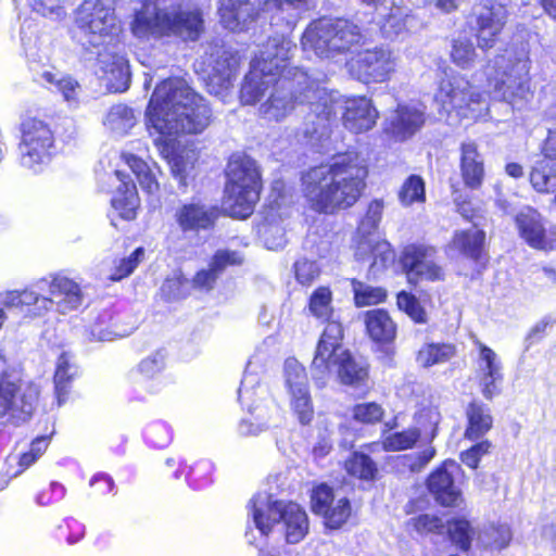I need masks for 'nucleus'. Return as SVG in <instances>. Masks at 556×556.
<instances>
[{
  "instance_id": "43",
  "label": "nucleus",
  "mask_w": 556,
  "mask_h": 556,
  "mask_svg": "<svg viewBox=\"0 0 556 556\" xmlns=\"http://www.w3.org/2000/svg\"><path fill=\"white\" fill-rule=\"evenodd\" d=\"M511 530L506 523H489L479 529L477 545L483 548L501 551L511 541Z\"/></svg>"
},
{
  "instance_id": "51",
  "label": "nucleus",
  "mask_w": 556,
  "mask_h": 556,
  "mask_svg": "<svg viewBox=\"0 0 556 556\" xmlns=\"http://www.w3.org/2000/svg\"><path fill=\"white\" fill-rule=\"evenodd\" d=\"M326 527L330 529L341 528L351 516V504L346 497H340L331 504L321 515Z\"/></svg>"
},
{
  "instance_id": "13",
  "label": "nucleus",
  "mask_w": 556,
  "mask_h": 556,
  "mask_svg": "<svg viewBox=\"0 0 556 556\" xmlns=\"http://www.w3.org/2000/svg\"><path fill=\"white\" fill-rule=\"evenodd\" d=\"M255 369L254 361L250 359L238 391L239 402L249 414V417L241 419L238 426V431L243 437L258 435L266 431L277 412L267 387L261 383Z\"/></svg>"
},
{
  "instance_id": "24",
  "label": "nucleus",
  "mask_w": 556,
  "mask_h": 556,
  "mask_svg": "<svg viewBox=\"0 0 556 556\" xmlns=\"http://www.w3.org/2000/svg\"><path fill=\"white\" fill-rule=\"evenodd\" d=\"M440 414L435 408L426 407L420 409L415 416L416 426L403 431L384 433L382 437V446L384 451L399 452L412 448L421 434H429L431 439L435 437Z\"/></svg>"
},
{
  "instance_id": "40",
  "label": "nucleus",
  "mask_w": 556,
  "mask_h": 556,
  "mask_svg": "<svg viewBox=\"0 0 556 556\" xmlns=\"http://www.w3.org/2000/svg\"><path fill=\"white\" fill-rule=\"evenodd\" d=\"M485 233L483 230L478 229L476 225L467 230L456 231L452 240L451 247L460 252L466 257L479 260Z\"/></svg>"
},
{
  "instance_id": "57",
  "label": "nucleus",
  "mask_w": 556,
  "mask_h": 556,
  "mask_svg": "<svg viewBox=\"0 0 556 556\" xmlns=\"http://www.w3.org/2000/svg\"><path fill=\"white\" fill-rule=\"evenodd\" d=\"M166 355L163 351H155L144 357L137 367V370L147 379L156 377L165 368Z\"/></svg>"
},
{
  "instance_id": "42",
  "label": "nucleus",
  "mask_w": 556,
  "mask_h": 556,
  "mask_svg": "<svg viewBox=\"0 0 556 556\" xmlns=\"http://www.w3.org/2000/svg\"><path fill=\"white\" fill-rule=\"evenodd\" d=\"M137 121L138 117L131 108L118 103L109 110L103 124L116 136H125L137 124Z\"/></svg>"
},
{
  "instance_id": "8",
  "label": "nucleus",
  "mask_w": 556,
  "mask_h": 556,
  "mask_svg": "<svg viewBox=\"0 0 556 556\" xmlns=\"http://www.w3.org/2000/svg\"><path fill=\"white\" fill-rule=\"evenodd\" d=\"M248 507L255 529L262 536H268L275 527H279L288 544H298L308 533L307 513L294 502L279 501L271 494L258 492Z\"/></svg>"
},
{
  "instance_id": "32",
  "label": "nucleus",
  "mask_w": 556,
  "mask_h": 556,
  "mask_svg": "<svg viewBox=\"0 0 556 556\" xmlns=\"http://www.w3.org/2000/svg\"><path fill=\"white\" fill-rule=\"evenodd\" d=\"M161 155L167 161L172 175L184 189L188 186V177L195 163V153L191 150H178L176 142L167 137L160 136L154 140Z\"/></svg>"
},
{
  "instance_id": "31",
  "label": "nucleus",
  "mask_w": 556,
  "mask_h": 556,
  "mask_svg": "<svg viewBox=\"0 0 556 556\" xmlns=\"http://www.w3.org/2000/svg\"><path fill=\"white\" fill-rule=\"evenodd\" d=\"M508 17L506 5L491 2L482 8L477 18V40L481 49H490L503 30Z\"/></svg>"
},
{
  "instance_id": "5",
  "label": "nucleus",
  "mask_w": 556,
  "mask_h": 556,
  "mask_svg": "<svg viewBox=\"0 0 556 556\" xmlns=\"http://www.w3.org/2000/svg\"><path fill=\"white\" fill-rule=\"evenodd\" d=\"M129 29L140 40L174 36L194 41L203 31V18L197 9L160 8L156 0H142L132 9Z\"/></svg>"
},
{
  "instance_id": "4",
  "label": "nucleus",
  "mask_w": 556,
  "mask_h": 556,
  "mask_svg": "<svg viewBox=\"0 0 556 556\" xmlns=\"http://www.w3.org/2000/svg\"><path fill=\"white\" fill-rule=\"evenodd\" d=\"M206 100L184 79L163 80L154 89L146 111L150 132L162 137L203 132L212 122Z\"/></svg>"
},
{
  "instance_id": "54",
  "label": "nucleus",
  "mask_w": 556,
  "mask_h": 556,
  "mask_svg": "<svg viewBox=\"0 0 556 556\" xmlns=\"http://www.w3.org/2000/svg\"><path fill=\"white\" fill-rule=\"evenodd\" d=\"M397 306L415 323L424 324L427 321L425 309L413 294L405 291L400 292L397 294Z\"/></svg>"
},
{
  "instance_id": "34",
  "label": "nucleus",
  "mask_w": 556,
  "mask_h": 556,
  "mask_svg": "<svg viewBox=\"0 0 556 556\" xmlns=\"http://www.w3.org/2000/svg\"><path fill=\"white\" fill-rule=\"evenodd\" d=\"M114 178L118 182L116 191L111 199L112 206L124 219L130 220L136 217L139 207V197L134 181L122 170H115Z\"/></svg>"
},
{
  "instance_id": "21",
  "label": "nucleus",
  "mask_w": 556,
  "mask_h": 556,
  "mask_svg": "<svg viewBox=\"0 0 556 556\" xmlns=\"http://www.w3.org/2000/svg\"><path fill=\"white\" fill-rule=\"evenodd\" d=\"M285 384L290 405L302 425H308L314 417V407L305 368L295 359L285 362Z\"/></svg>"
},
{
  "instance_id": "64",
  "label": "nucleus",
  "mask_w": 556,
  "mask_h": 556,
  "mask_svg": "<svg viewBox=\"0 0 556 556\" xmlns=\"http://www.w3.org/2000/svg\"><path fill=\"white\" fill-rule=\"evenodd\" d=\"M490 447L491 444L489 441H481L463 452L460 454V459L466 466L475 469L478 467L481 457L489 453Z\"/></svg>"
},
{
  "instance_id": "58",
  "label": "nucleus",
  "mask_w": 556,
  "mask_h": 556,
  "mask_svg": "<svg viewBox=\"0 0 556 556\" xmlns=\"http://www.w3.org/2000/svg\"><path fill=\"white\" fill-rule=\"evenodd\" d=\"M353 418L363 424H376L383 416V408L376 402L361 403L353 407Z\"/></svg>"
},
{
  "instance_id": "45",
  "label": "nucleus",
  "mask_w": 556,
  "mask_h": 556,
  "mask_svg": "<svg viewBox=\"0 0 556 556\" xmlns=\"http://www.w3.org/2000/svg\"><path fill=\"white\" fill-rule=\"evenodd\" d=\"M456 355V348L451 343H426L416 356V362L424 368L443 364Z\"/></svg>"
},
{
  "instance_id": "37",
  "label": "nucleus",
  "mask_w": 556,
  "mask_h": 556,
  "mask_svg": "<svg viewBox=\"0 0 556 556\" xmlns=\"http://www.w3.org/2000/svg\"><path fill=\"white\" fill-rule=\"evenodd\" d=\"M77 374L78 370L72 362V356L67 353H62L56 361L54 372V393L58 406L66 402L72 388V381Z\"/></svg>"
},
{
  "instance_id": "61",
  "label": "nucleus",
  "mask_w": 556,
  "mask_h": 556,
  "mask_svg": "<svg viewBox=\"0 0 556 556\" xmlns=\"http://www.w3.org/2000/svg\"><path fill=\"white\" fill-rule=\"evenodd\" d=\"M414 529L420 534L440 533L444 528L441 518L432 514L419 515L412 519Z\"/></svg>"
},
{
  "instance_id": "63",
  "label": "nucleus",
  "mask_w": 556,
  "mask_h": 556,
  "mask_svg": "<svg viewBox=\"0 0 556 556\" xmlns=\"http://www.w3.org/2000/svg\"><path fill=\"white\" fill-rule=\"evenodd\" d=\"M36 458L29 451L21 454L20 456H9L7 459L8 464V476L15 478L23 473L27 468L37 462Z\"/></svg>"
},
{
  "instance_id": "19",
  "label": "nucleus",
  "mask_w": 556,
  "mask_h": 556,
  "mask_svg": "<svg viewBox=\"0 0 556 556\" xmlns=\"http://www.w3.org/2000/svg\"><path fill=\"white\" fill-rule=\"evenodd\" d=\"M22 141L20 143L21 165L37 170L47 163L52 154L53 134L49 125L41 119L29 117L21 126Z\"/></svg>"
},
{
  "instance_id": "29",
  "label": "nucleus",
  "mask_w": 556,
  "mask_h": 556,
  "mask_svg": "<svg viewBox=\"0 0 556 556\" xmlns=\"http://www.w3.org/2000/svg\"><path fill=\"white\" fill-rule=\"evenodd\" d=\"M478 356L476 358L477 374L481 392L488 400H492L501 392L503 382V366L498 355L480 341H476Z\"/></svg>"
},
{
  "instance_id": "44",
  "label": "nucleus",
  "mask_w": 556,
  "mask_h": 556,
  "mask_svg": "<svg viewBox=\"0 0 556 556\" xmlns=\"http://www.w3.org/2000/svg\"><path fill=\"white\" fill-rule=\"evenodd\" d=\"M446 528L452 544L462 552H468L472 542H477L479 530L465 518L457 517L450 519Z\"/></svg>"
},
{
  "instance_id": "22",
  "label": "nucleus",
  "mask_w": 556,
  "mask_h": 556,
  "mask_svg": "<svg viewBox=\"0 0 556 556\" xmlns=\"http://www.w3.org/2000/svg\"><path fill=\"white\" fill-rule=\"evenodd\" d=\"M519 236L533 249L556 250V226L549 225L533 207L527 206L515 216Z\"/></svg>"
},
{
  "instance_id": "2",
  "label": "nucleus",
  "mask_w": 556,
  "mask_h": 556,
  "mask_svg": "<svg viewBox=\"0 0 556 556\" xmlns=\"http://www.w3.org/2000/svg\"><path fill=\"white\" fill-rule=\"evenodd\" d=\"M75 25L81 34L83 46L100 48L96 73L106 88L123 92L130 84L127 59L117 51L114 42L122 33L113 0H85L76 9Z\"/></svg>"
},
{
  "instance_id": "36",
  "label": "nucleus",
  "mask_w": 556,
  "mask_h": 556,
  "mask_svg": "<svg viewBox=\"0 0 556 556\" xmlns=\"http://www.w3.org/2000/svg\"><path fill=\"white\" fill-rule=\"evenodd\" d=\"M366 329L369 337L376 342H391L396 336V326L388 312L376 308L365 315Z\"/></svg>"
},
{
  "instance_id": "62",
  "label": "nucleus",
  "mask_w": 556,
  "mask_h": 556,
  "mask_svg": "<svg viewBox=\"0 0 556 556\" xmlns=\"http://www.w3.org/2000/svg\"><path fill=\"white\" fill-rule=\"evenodd\" d=\"M31 7L34 11L42 16H48L54 20H62L66 16V11L62 5L61 0H36Z\"/></svg>"
},
{
  "instance_id": "17",
  "label": "nucleus",
  "mask_w": 556,
  "mask_h": 556,
  "mask_svg": "<svg viewBox=\"0 0 556 556\" xmlns=\"http://www.w3.org/2000/svg\"><path fill=\"white\" fill-rule=\"evenodd\" d=\"M239 63L238 53L214 46L210 48V52H205L198 67L205 75L208 91L225 98L233 85Z\"/></svg>"
},
{
  "instance_id": "52",
  "label": "nucleus",
  "mask_w": 556,
  "mask_h": 556,
  "mask_svg": "<svg viewBox=\"0 0 556 556\" xmlns=\"http://www.w3.org/2000/svg\"><path fill=\"white\" fill-rule=\"evenodd\" d=\"M476 49L467 38L454 40L451 51L452 61L462 68H469L476 60Z\"/></svg>"
},
{
  "instance_id": "48",
  "label": "nucleus",
  "mask_w": 556,
  "mask_h": 556,
  "mask_svg": "<svg viewBox=\"0 0 556 556\" xmlns=\"http://www.w3.org/2000/svg\"><path fill=\"white\" fill-rule=\"evenodd\" d=\"M355 305L358 307L382 303L387 292L381 287H372L356 279L351 281Z\"/></svg>"
},
{
  "instance_id": "23",
  "label": "nucleus",
  "mask_w": 556,
  "mask_h": 556,
  "mask_svg": "<svg viewBox=\"0 0 556 556\" xmlns=\"http://www.w3.org/2000/svg\"><path fill=\"white\" fill-rule=\"evenodd\" d=\"M218 217V207L201 200L184 202L175 207L173 214L176 226L185 237L212 230Z\"/></svg>"
},
{
  "instance_id": "12",
  "label": "nucleus",
  "mask_w": 556,
  "mask_h": 556,
  "mask_svg": "<svg viewBox=\"0 0 556 556\" xmlns=\"http://www.w3.org/2000/svg\"><path fill=\"white\" fill-rule=\"evenodd\" d=\"M434 102L450 125L476 121L489 110L486 97L460 75L447 76L439 83Z\"/></svg>"
},
{
  "instance_id": "18",
  "label": "nucleus",
  "mask_w": 556,
  "mask_h": 556,
  "mask_svg": "<svg viewBox=\"0 0 556 556\" xmlns=\"http://www.w3.org/2000/svg\"><path fill=\"white\" fill-rule=\"evenodd\" d=\"M399 56L389 47L380 46L359 52L348 63L352 77L364 83H384L397 67Z\"/></svg>"
},
{
  "instance_id": "33",
  "label": "nucleus",
  "mask_w": 556,
  "mask_h": 556,
  "mask_svg": "<svg viewBox=\"0 0 556 556\" xmlns=\"http://www.w3.org/2000/svg\"><path fill=\"white\" fill-rule=\"evenodd\" d=\"M460 175L466 187L477 190L484 178V160L472 140L460 144Z\"/></svg>"
},
{
  "instance_id": "27",
  "label": "nucleus",
  "mask_w": 556,
  "mask_h": 556,
  "mask_svg": "<svg viewBox=\"0 0 556 556\" xmlns=\"http://www.w3.org/2000/svg\"><path fill=\"white\" fill-rule=\"evenodd\" d=\"M426 123V105L420 102L399 104L388 118L386 131L395 141H406L418 132Z\"/></svg>"
},
{
  "instance_id": "14",
  "label": "nucleus",
  "mask_w": 556,
  "mask_h": 556,
  "mask_svg": "<svg viewBox=\"0 0 556 556\" xmlns=\"http://www.w3.org/2000/svg\"><path fill=\"white\" fill-rule=\"evenodd\" d=\"M37 401L36 386L12 374L0 376V439L4 438L7 427H18L29 420Z\"/></svg>"
},
{
  "instance_id": "46",
  "label": "nucleus",
  "mask_w": 556,
  "mask_h": 556,
  "mask_svg": "<svg viewBox=\"0 0 556 556\" xmlns=\"http://www.w3.org/2000/svg\"><path fill=\"white\" fill-rule=\"evenodd\" d=\"M308 312L313 317L327 323L326 327L330 323H337L332 320V292L328 287H318L312 292L308 300Z\"/></svg>"
},
{
  "instance_id": "60",
  "label": "nucleus",
  "mask_w": 556,
  "mask_h": 556,
  "mask_svg": "<svg viewBox=\"0 0 556 556\" xmlns=\"http://www.w3.org/2000/svg\"><path fill=\"white\" fill-rule=\"evenodd\" d=\"M336 501L332 489L327 484L317 485L312 493V508L317 515H323Z\"/></svg>"
},
{
  "instance_id": "9",
  "label": "nucleus",
  "mask_w": 556,
  "mask_h": 556,
  "mask_svg": "<svg viewBox=\"0 0 556 556\" xmlns=\"http://www.w3.org/2000/svg\"><path fill=\"white\" fill-rule=\"evenodd\" d=\"M295 49L296 46L285 36L268 38L251 61L250 72L244 77L240 90V100L243 104H255L268 94Z\"/></svg>"
},
{
  "instance_id": "49",
  "label": "nucleus",
  "mask_w": 556,
  "mask_h": 556,
  "mask_svg": "<svg viewBox=\"0 0 556 556\" xmlns=\"http://www.w3.org/2000/svg\"><path fill=\"white\" fill-rule=\"evenodd\" d=\"M399 201L403 206L421 204L426 201L425 182L418 175H410L399 191Z\"/></svg>"
},
{
  "instance_id": "56",
  "label": "nucleus",
  "mask_w": 556,
  "mask_h": 556,
  "mask_svg": "<svg viewBox=\"0 0 556 556\" xmlns=\"http://www.w3.org/2000/svg\"><path fill=\"white\" fill-rule=\"evenodd\" d=\"M172 429L162 421L151 424L146 429L147 441L156 448H164L172 442Z\"/></svg>"
},
{
  "instance_id": "26",
  "label": "nucleus",
  "mask_w": 556,
  "mask_h": 556,
  "mask_svg": "<svg viewBox=\"0 0 556 556\" xmlns=\"http://www.w3.org/2000/svg\"><path fill=\"white\" fill-rule=\"evenodd\" d=\"M328 94L331 97L332 102L334 103L336 114L332 115L327 127V134L324 137L329 135V127L336 119L338 112L342 109V122L344 127L350 131L355 134L365 132L375 126L378 118V111L371 104L369 99L365 97L348 99L344 102V106H342L338 101L334 100L332 94Z\"/></svg>"
},
{
  "instance_id": "15",
  "label": "nucleus",
  "mask_w": 556,
  "mask_h": 556,
  "mask_svg": "<svg viewBox=\"0 0 556 556\" xmlns=\"http://www.w3.org/2000/svg\"><path fill=\"white\" fill-rule=\"evenodd\" d=\"M21 305H38L39 309H55L67 314L83 305L84 296L79 286L64 276L38 280L31 288L20 291Z\"/></svg>"
},
{
  "instance_id": "41",
  "label": "nucleus",
  "mask_w": 556,
  "mask_h": 556,
  "mask_svg": "<svg viewBox=\"0 0 556 556\" xmlns=\"http://www.w3.org/2000/svg\"><path fill=\"white\" fill-rule=\"evenodd\" d=\"M125 163L136 176L141 189L149 194H154L159 191L160 184L156 179L155 170H159L156 164L153 168L141 157L130 153H123L122 155Z\"/></svg>"
},
{
  "instance_id": "38",
  "label": "nucleus",
  "mask_w": 556,
  "mask_h": 556,
  "mask_svg": "<svg viewBox=\"0 0 556 556\" xmlns=\"http://www.w3.org/2000/svg\"><path fill=\"white\" fill-rule=\"evenodd\" d=\"M466 416L468 426L465 437L470 440H478L492 428L493 418L490 408L481 402H471L466 409Z\"/></svg>"
},
{
  "instance_id": "1",
  "label": "nucleus",
  "mask_w": 556,
  "mask_h": 556,
  "mask_svg": "<svg viewBox=\"0 0 556 556\" xmlns=\"http://www.w3.org/2000/svg\"><path fill=\"white\" fill-rule=\"evenodd\" d=\"M304 105L309 106L307 123L313 124L312 129H305L306 136L323 139L336 114L334 103L326 89L311 79L305 71L290 66L288 62L260 104L258 116L268 123H282Z\"/></svg>"
},
{
  "instance_id": "11",
  "label": "nucleus",
  "mask_w": 556,
  "mask_h": 556,
  "mask_svg": "<svg viewBox=\"0 0 556 556\" xmlns=\"http://www.w3.org/2000/svg\"><path fill=\"white\" fill-rule=\"evenodd\" d=\"M225 210L238 218H247L260 198L261 175L256 162L245 154H232L227 165Z\"/></svg>"
},
{
  "instance_id": "16",
  "label": "nucleus",
  "mask_w": 556,
  "mask_h": 556,
  "mask_svg": "<svg viewBox=\"0 0 556 556\" xmlns=\"http://www.w3.org/2000/svg\"><path fill=\"white\" fill-rule=\"evenodd\" d=\"M307 2L308 0H263V7L256 8L250 0H220V22L231 31H242L270 10L301 9Z\"/></svg>"
},
{
  "instance_id": "55",
  "label": "nucleus",
  "mask_w": 556,
  "mask_h": 556,
  "mask_svg": "<svg viewBox=\"0 0 556 556\" xmlns=\"http://www.w3.org/2000/svg\"><path fill=\"white\" fill-rule=\"evenodd\" d=\"M397 306L415 323L424 324L427 321L425 309L413 294L405 291L400 292L397 294Z\"/></svg>"
},
{
  "instance_id": "59",
  "label": "nucleus",
  "mask_w": 556,
  "mask_h": 556,
  "mask_svg": "<svg viewBox=\"0 0 556 556\" xmlns=\"http://www.w3.org/2000/svg\"><path fill=\"white\" fill-rule=\"evenodd\" d=\"M294 275L296 281L302 286H309L318 278L320 270L316 262L306 258L299 260L294 263Z\"/></svg>"
},
{
  "instance_id": "39",
  "label": "nucleus",
  "mask_w": 556,
  "mask_h": 556,
  "mask_svg": "<svg viewBox=\"0 0 556 556\" xmlns=\"http://www.w3.org/2000/svg\"><path fill=\"white\" fill-rule=\"evenodd\" d=\"M36 79L45 84L49 89L60 92L70 104L77 103L80 85L73 77L58 72L42 71Z\"/></svg>"
},
{
  "instance_id": "28",
  "label": "nucleus",
  "mask_w": 556,
  "mask_h": 556,
  "mask_svg": "<svg viewBox=\"0 0 556 556\" xmlns=\"http://www.w3.org/2000/svg\"><path fill=\"white\" fill-rule=\"evenodd\" d=\"M460 466L454 460H445L428 478L429 492L443 506H458L462 503V492L455 483L460 473Z\"/></svg>"
},
{
  "instance_id": "35",
  "label": "nucleus",
  "mask_w": 556,
  "mask_h": 556,
  "mask_svg": "<svg viewBox=\"0 0 556 556\" xmlns=\"http://www.w3.org/2000/svg\"><path fill=\"white\" fill-rule=\"evenodd\" d=\"M241 263L239 253L229 250H218L212 257L208 269H202L193 278V285L198 289L210 290L216 279L228 265Z\"/></svg>"
},
{
  "instance_id": "25",
  "label": "nucleus",
  "mask_w": 556,
  "mask_h": 556,
  "mask_svg": "<svg viewBox=\"0 0 556 556\" xmlns=\"http://www.w3.org/2000/svg\"><path fill=\"white\" fill-rule=\"evenodd\" d=\"M435 249L425 244H409L402 255L403 267L408 280H440L443 277L442 268L435 262Z\"/></svg>"
},
{
  "instance_id": "53",
  "label": "nucleus",
  "mask_w": 556,
  "mask_h": 556,
  "mask_svg": "<svg viewBox=\"0 0 556 556\" xmlns=\"http://www.w3.org/2000/svg\"><path fill=\"white\" fill-rule=\"evenodd\" d=\"M146 251L142 247L137 248L129 256L123 257L115 263L114 269L110 275L113 281L122 280L129 276L143 260Z\"/></svg>"
},
{
  "instance_id": "30",
  "label": "nucleus",
  "mask_w": 556,
  "mask_h": 556,
  "mask_svg": "<svg viewBox=\"0 0 556 556\" xmlns=\"http://www.w3.org/2000/svg\"><path fill=\"white\" fill-rule=\"evenodd\" d=\"M530 182L538 192L556 191V129L548 131L542 147V155L532 166Z\"/></svg>"
},
{
  "instance_id": "20",
  "label": "nucleus",
  "mask_w": 556,
  "mask_h": 556,
  "mask_svg": "<svg viewBox=\"0 0 556 556\" xmlns=\"http://www.w3.org/2000/svg\"><path fill=\"white\" fill-rule=\"evenodd\" d=\"M383 210L384 203L382 200H372L368 204L367 212L358 227V235H361L362 238L356 243L355 255L359 260H365L372 255L374 266L378 263L377 253L380 254L383 265L393 260V252L390 250L389 243L377 242L372 237V231L377 229L381 220Z\"/></svg>"
},
{
  "instance_id": "3",
  "label": "nucleus",
  "mask_w": 556,
  "mask_h": 556,
  "mask_svg": "<svg viewBox=\"0 0 556 556\" xmlns=\"http://www.w3.org/2000/svg\"><path fill=\"white\" fill-rule=\"evenodd\" d=\"M368 169L356 152L337 155L302 175V194L306 205L324 214L352 207L366 187Z\"/></svg>"
},
{
  "instance_id": "7",
  "label": "nucleus",
  "mask_w": 556,
  "mask_h": 556,
  "mask_svg": "<svg viewBox=\"0 0 556 556\" xmlns=\"http://www.w3.org/2000/svg\"><path fill=\"white\" fill-rule=\"evenodd\" d=\"M361 27L353 21L340 17H320L305 28L301 45L308 55L339 60L356 52L365 45Z\"/></svg>"
},
{
  "instance_id": "10",
  "label": "nucleus",
  "mask_w": 556,
  "mask_h": 556,
  "mask_svg": "<svg viewBox=\"0 0 556 556\" xmlns=\"http://www.w3.org/2000/svg\"><path fill=\"white\" fill-rule=\"evenodd\" d=\"M529 51L523 49L514 59L511 52L496 55L486 67L489 92L494 99L522 108L531 98Z\"/></svg>"
},
{
  "instance_id": "50",
  "label": "nucleus",
  "mask_w": 556,
  "mask_h": 556,
  "mask_svg": "<svg viewBox=\"0 0 556 556\" xmlns=\"http://www.w3.org/2000/svg\"><path fill=\"white\" fill-rule=\"evenodd\" d=\"M346 471L363 480H371L377 472L376 464L369 456L363 453H353L345 462Z\"/></svg>"
},
{
  "instance_id": "6",
  "label": "nucleus",
  "mask_w": 556,
  "mask_h": 556,
  "mask_svg": "<svg viewBox=\"0 0 556 556\" xmlns=\"http://www.w3.org/2000/svg\"><path fill=\"white\" fill-rule=\"evenodd\" d=\"M343 329L340 323L325 327L317 343L312 362V376L317 384L324 386L327 379L337 374L342 383L361 386L368 376L366 362L354 358L342 348Z\"/></svg>"
},
{
  "instance_id": "47",
  "label": "nucleus",
  "mask_w": 556,
  "mask_h": 556,
  "mask_svg": "<svg viewBox=\"0 0 556 556\" xmlns=\"http://www.w3.org/2000/svg\"><path fill=\"white\" fill-rule=\"evenodd\" d=\"M111 313L104 312L98 316L97 320L87 330V337L90 341H112L115 338L127 336L126 331L119 330L112 323Z\"/></svg>"
}]
</instances>
